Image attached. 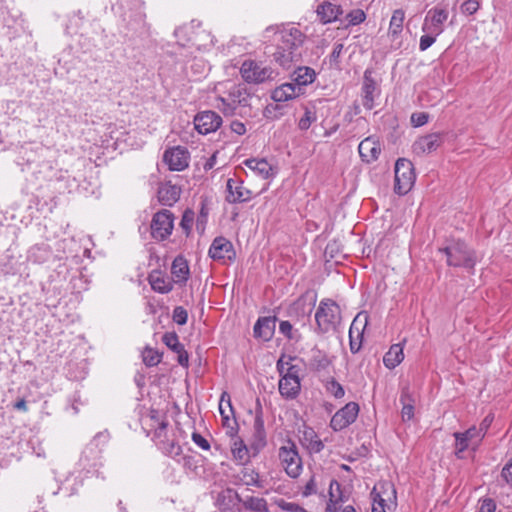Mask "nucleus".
<instances>
[{"instance_id":"obj_1","label":"nucleus","mask_w":512,"mask_h":512,"mask_svg":"<svg viewBox=\"0 0 512 512\" xmlns=\"http://www.w3.org/2000/svg\"><path fill=\"white\" fill-rule=\"evenodd\" d=\"M265 33H273L276 36V50L272 53V59L276 64L284 69H290L301 60L306 36L297 27L269 26Z\"/></svg>"},{"instance_id":"obj_2","label":"nucleus","mask_w":512,"mask_h":512,"mask_svg":"<svg viewBox=\"0 0 512 512\" xmlns=\"http://www.w3.org/2000/svg\"><path fill=\"white\" fill-rule=\"evenodd\" d=\"M316 328L319 335L336 332L342 323L340 306L330 298L320 301L315 312Z\"/></svg>"},{"instance_id":"obj_3","label":"nucleus","mask_w":512,"mask_h":512,"mask_svg":"<svg viewBox=\"0 0 512 512\" xmlns=\"http://www.w3.org/2000/svg\"><path fill=\"white\" fill-rule=\"evenodd\" d=\"M439 251L445 254L449 266L472 269L476 263L474 251L462 241L453 242Z\"/></svg>"},{"instance_id":"obj_4","label":"nucleus","mask_w":512,"mask_h":512,"mask_svg":"<svg viewBox=\"0 0 512 512\" xmlns=\"http://www.w3.org/2000/svg\"><path fill=\"white\" fill-rule=\"evenodd\" d=\"M278 458L289 477L297 478L300 476L303 465L295 442L287 439L278 450Z\"/></svg>"},{"instance_id":"obj_5","label":"nucleus","mask_w":512,"mask_h":512,"mask_svg":"<svg viewBox=\"0 0 512 512\" xmlns=\"http://www.w3.org/2000/svg\"><path fill=\"white\" fill-rule=\"evenodd\" d=\"M109 440L107 431L97 433L86 445L80 457V464L84 469L96 467L99 464L102 449Z\"/></svg>"},{"instance_id":"obj_6","label":"nucleus","mask_w":512,"mask_h":512,"mask_svg":"<svg viewBox=\"0 0 512 512\" xmlns=\"http://www.w3.org/2000/svg\"><path fill=\"white\" fill-rule=\"evenodd\" d=\"M416 175L411 161L400 158L395 163L394 191L399 195L407 194L415 183Z\"/></svg>"},{"instance_id":"obj_7","label":"nucleus","mask_w":512,"mask_h":512,"mask_svg":"<svg viewBox=\"0 0 512 512\" xmlns=\"http://www.w3.org/2000/svg\"><path fill=\"white\" fill-rule=\"evenodd\" d=\"M373 501L371 512H386V509L396 506V490L388 482L378 483L371 491Z\"/></svg>"},{"instance_id":"obj_8","label":"nucleus","mask_w":512,"mask_h":512,"mask_svg":"<svg viewBox=\"0 0 512 512\" xmlns=\"http://www.w3.org/2000/svg\"><path fill=\"white\" fill-rule=\"evenodd\" d=\"M240 74L247 83L260 84L274 79L276 73L270 66L255 60H245L240 67Z\"/></svg>"},{"instance_id":"obj_9","label":"nucleus","mask_w":512,"mask_h":512,"mask_svg":"<svg viewBox=\"0 0 512 512\" xmlns=\"http://www.w3.org/2000/svg\"><path fill=\"white\" fill-rule=\"evenodd\" d=\"M174 228V215L167 209L156 212L151 220V236L157 241L166 240Z\"/></svg>"},{"instance_id":"obj_10","label":"nucleus","mask_w":512,"mask_h":512,"mask_svg":"<svg viewBox=\"0 0 512 512\" xmlns=\"http://www.w3.org/2000/svg\"><path fill=\"white\" fill-rule=\"evenodd\" d=\"M251 95L242 85H233L226 97H219L225 115H233L237 107L249 106Z\"/></svg>"},{"instance_id":"obj_11","label":"nucleus","mask_w":512,"mask_h":512,"mask_svg":"<svg viewBox=\"0 0 512 512\" xmlns=\"http://www.w3.org/2000/svg\"><path fill=\"white\" fill-rule=\"evenodd\" d=\"M368 324V315L366 312H360L353 319L349 329V347L353 354L360 351L363 343L364 331Z\"/></svg>"},{"instance_id":"obj_12","label":"nucleus","mask_w":512,"mask_h":512,"mask_svg":"<svg viewBox=\"0 0 512 512\" xmlns=\"http://www.w3.org/2000/svg\"><path fill=\"white\" fill-rule=\"evenodd\" d=\"M448 16L449 12L446 8L438 6L431 8L424 19L422 31L436 36L440 35L444 31L443 24L447 21Z\"/></svg>"},{"instance_id":"obj_13","label":"nucleus","mask_w":512,"mask_h":512,"mask_svg":"<svg viewBox=\"0 0 512 512\" xmlns=\"http://www.w3.org/2000/svg\"><path fill=\"white\" fill-rule=\"evenodd\" d=\"M358 413L359 405L356 402H349L332 416L330 427L334 431H341L356 420Z\"/></svg>"},{"instance_id":"obj_14","label":"nucleus","mask_w":512,"mask_h":512,"mask_svg":"<svg viewBox=\"0 0 512 512\" xmlns=\"http://www.w3.org/2000/svg\"><path fill=\"white\" fill-rule=\"evenodd\" d=\"M253 193L237 178H229L226 182L225 200L230 204L244 203L252 199Z\"/></svg>"},{"instance_id":"obj_15","label":"nucleus","mask_w":512,"mask_h":512,"mask_svg":"<svg viewBox=\"0 0 512 512\" xmlns=\"http://www.w3.org/2000/svg\"><path fill=\"white\" fill-rule=\"evenodd\" d=\"M221 125V116L211 110L198 112L194 117V127L202 135L215 132Z\"/></svg>"},{"instance_id":"obj_16","label":"nucleus","mask_w":512,"mask_h":512,"mask_svg":"<svg viewBox=\"0 0 512 512\" xmlns=\"http://www.w3.org/2000/svg\"><path fill=\"white\" fill-rule=\"evenodd\" d=\"M208 254L213 260L223 262H232L236 258L232 242L223 236H218L213 240Z\"/></svg>"},{"instance_id":"obj_17","label":"nucleus","mask_w":512,"mask_h":512,"mask_svg":"<svg viewBox=\"0 0 512 512\" xmlns=\"http://www.w3.org/2000/svg\"><path fill=\"white\" fill-rule=\"evenodd\" d=\"M445 134L441 132L430 133L419 137L412 145V151L417 156L430 154L436 151L444 142Z\"/></svg>"},{"instance_id":"obj_18","label":"nucleus","mask_w":512,"mask_h":512,"mask_svg":"<svg viewBox=\"0 0 512 512\" xmlns=\"http://www.w3.org/2000/svg\"><path fill=\"white\" fill-rule=\"evenodd\" d=\"M190 154L182 146L172 147L164 152L163 161L171 171H183L189 165Z\"/></svg>"},{"instance_id":"obj_19","label":"nucleus","mask_w":512,"mask_h":512,"mask_svg":"<svg viewBox=\"0 0 512 512\" xmlns=\"http://www.w3.org/2000/svg\"><path fill=\"white\" fill-rule=\"evenodd\" d=\"M276 317H260L253 329L254 337L264 342L270 341L275 333Z\"/></svg>"},{"instance_id":"obj_20","label":"nucleus","mask_w":512,"mask_h":512,"mask_svg":"<svg viewBox=\"0 0 512 512\" xmlns=\"http://www.w3.org/2000/svg\"><path fill=\"white\" fill-rule=\"evenodd\" d=\"M244 165L252 170L257 176L263 179L273 178L277 170L265 158H250L244 161Z\"/></svg>"},{"instance_id":"obj_21","label":"nucleus","mask_w":512,"mask_h":512,"mask_svg":"<svg viewBox=\"0 0 512 512\" xmlns=\"http://www.w3.org/2000/svg\"><path fill=\"white\" fill-rule=\"evenodd\" d=\"M150 426L154 429L153 440L158 446H161L168 438V421L161 418L158 411L152 410L150 415Z\"/></svg>"},{"instance_id":"obj_22","label":"nucleus","mask_w":512,"mask_h":512,"mask_svg":"<svg viewBox=\"0 0 512 512\" xmlns=\"http://www.w3.org/2000/svg\"><path fill=\"white\" fill-rule=\"evenodd\" d=\"M358 151L364 162L371 163L378 159L381 153V147L375 138L367 137L360 142Z\"/></svg>"},{"instance_id":"obj_23","label":"nucleus","mask_w":512,"mask_h":512,"mask_svg":"<svg viewBox=\"0 0 512 512\" xmlns=\"http://www.w3.org/2000/svg\"><path fill=\"white\" fill-rule=\"evenodd\" d=\"M377 86L376 81L372 77V72L370 70H366L364 72V80H363V86H362V93H363V100L362 104L363 106L371 110L374 108V100L375 96L377 95Z\"/></svg>"},{"instance_id":"obj_24","label":"nucleus","mask_w":512,"mask_h":512,"mask_svg":"<svg viewBox=\"0 0 512 512\" xmlns=\"http://www.w3.org/2000/svg\"><path fill=\"white\" fill-rule=\"evenodd\" d=\"M278 389L280 395L287 399L293 400L297 398L301 390V380L300 378L293 377H281L278 383Z\"/></svg>"},{"instance_id":"obj_25","label":"nucleus","mask_w":512,"mask_h":512,"mask_svg":"<svg viewBox=\"0 0 512 512\" xmlns=\"http://www.w3.org/2000/svg\"><path fill=\"white\" fill-rule=\"evenodd\" d=\"M316 12L321 22L327 24L336 21L338 17L342 15L343 10L338 5L330 2H323L317 7Z\"/></svg>"},{"instance_id":"obj_26","label":"nucleus","mask_w":512,"mask_h":512,"mask_svg":"<svg viewBox=\"0 0 512 512\" xmlns=\"http://www.w3.org/2000/svg\"><path fill=\"white\" fill-rule=\"evenodd\" d=\"M406 340H403V343L393 344L389 350L385 353L383 357V363L386 368L394 369L398 366L404 359V344Z\"/></svg>"},{"instance_id":"obj_27","label":"nucleus","mask_w":512,"mask_h":512,"mask_svg":"<svg viewBox=\"0 0 512 512\" xmlns=\"http://www.w3.org/2000/svg\"><path fill=\"white\" fill-rule=\"evenodd\" d=\"M301 93V88L296 87L294 83H284L274 89L271 97L276 102H285L299 96Z\"/></svg>"},{"instance_id":"obj_28","label":"nucleus","mask_w":512,"mask_h":512,"mask_svg":"<svg viewBox=\"0 0 512 512\" xmlns=\"http://www.w3.org/2000/svg\"><path fill=\"white\" fill-rule=\"evenodd\" d=\"M315 78V70L308 66H300L292 74L293 83L301 89L303 86L313 83Z\"/></svg>"},{"instance_id":"obj_29","label":"nucleus","mask_w":512,"mask_h":512,"mask_svg":"<svg viewBox=\"0 0 512 512\" xmlns=\"http://www.w3.org/2000/svg\"><path fill=\"white\" fill-rule=\"evenodd\" d=\"M171 274L174 277L175 283L183 284L188 280L189 266L183 257L177 256L173 260L171 266Z\"/></svg>"},{"instance_id":"obj_30","label":"nucleus","mask_w":512,"mask_h":512,"mask_svg":"<svg viewBox=\"0 0 512 512\" xmlns=\"http://www.w3.org/2000/svg\"><path fill=\"white\" fill-rule=\"evenodd\" d=\"M231 453L236 464L245 466L250 461L249 449L244 441L240 438L233 440L231 445Z\"/></svg>"},{"instance_id":"obj_31","label":"nucleus","mask_w":512,"mask_h":512,"mask_svg":"<svg viewBox=\"0 0 512 512\" xmlns=\"http://www.w3.org/2000/svg\"><path fill=\"white\" fill-rule=\"evenodd\" d=\"M180 197V189L174 185L165 184L158 189V200L164 206H172Z\"/></svg>"},{"instance_id":"obj_32","label":"nucleus","mask_w":512,"mask_h":512,"mask_svg":"<svg viewBox=\"0 0 512 512\" xmlns=\"http://www.w3.org/2000/svg\"><path fill=\"white\" fill-rule=\"evenodd\" d=\"M151 288L158 293L167 294L173 289V282L169 277L161 275V273H153L149 276Z\"/></svg>"},{"instance_id":"obj_33","label":"nucleus","mask_w":512,"mask_h":512,"mask_svg":"<svg viewBox=\"0 0 512 512\" xmlns=\"http://www.w3.org/2000/svg\"><path fill=\"white\" fill-rule=\"evenodd\" d=\"M192 34L188 41L191 42L192 46L198 49L206 48L214 44V37L206 30L193 31Z\"/></svg>"},{"instance_id":"obj_34","label":"nucleus","mask_w":512,"mask_h":512,"mask_svg":"<svg viewBox=\"0 0 512 512\" xmlns=\"http://www.w3.org/2000/svg\"><path fill=\"white\" fill-rule=\"evenodd\" d=\"M400 402L403 405L401 410L403 421L411 420L414 416V399L409 393L408 389H405L401 392Z\"/></svg>"},{"instance_id":"obj_35","label":"nucleus","mask_w":512,"mask_h":512,"mask_svg":"<svg viewBox=\"0 0 512 512\" xmlns=\"http://www.w3.org/2000/svg\"><path fill=\"white\" fill-rule=\"evenodd\" d=\"M453 436L455 438L454 454L458 459H463L466 450L473 451V443L461 432H455Z\"/></svg>"},{"instance_id":"obj_36","label":"nucleus","mask_w":512,"mask_h":512,"mask_svg":"<svg viewBox=\"0 0 512 512\" xmlns=\"http://www.w3.org/2000/svg\"><path fill=\"white\" fill-rule=\"evenodd\" d=\"M238 477L243 484L247 486L262 487V483L259 479V473L254 468L243 467L240 470Z\"/></svg>"},{"instance_id":"obj_37","label":"nucleus","mask_w":512,"mask_h":512,"mask_svg":"<svg viewBox=\"0 0 512 512\" xmlns=\"http://www.w3.org/2000/svg\"><path fill=\"white\" fill-rule=\"evenodd\" d=\"M245 509L254 512H269L267 501L264 498L250 496L243 502Z\"/></svg>"},{"instance_id":"obj_38","label":"nucleus","mask_w":512,"mask_h":512,"mask_svg":"<svg viewBox=\"0 0 512 512\" xmlns=\"http://www.w3.org/2000/svg\"><path fill=\"white\" fill-rule=\"evenodd\" d=\"M404 12L400 9L395 10L390 20L389 33L393 36L398 35L403 28Z\"/></svg>"},{"instance_id":"obj_39","label":"nucleus","mask_w":512,"mask_h":512,"mask_svg":"<svg viewBox=\"0 0 512 512\" xmlns=\"http://www.w3.org/2000/svg\"><path fill=\"white\" fill-rule=\"evenodd\" d=\"M159 448L169 457L178 459L182 455L181 446L174 441V439H168Z\"/></svg>"},{"instance_id":"obj_40","label":"nucleus","mask_w":512,"mask_h":512,"mask_svg":"<svg viewBox=\"0 0 512 512\" xmlns=\"http://www.w3.org/2000/svg\"><path fill=\"white\" fill-rule=\"evenodd\" d=\"M305 440L308 441L307 447L310 452L319 453L324 449L323 442L313 430L305 432Z\"/></svg>"},{"instance_id":"obj_41","label":"nucleus","mask_w":512,"mask_h":512,"mask_svg":"<svg viewBox=\"0 0 512 512\" xmlns=\"http://www.w3.org/2000/svg\"><path fill=\"white\" fill-rule=\"evenodd\" d=\"M163 343L173 352H179L184 345L179 342L178 335L175 332H167L162 336Z\"/></svg>"},{"instance_id":"obj_42","label":"nucleus","mask_w":512,"mask_h":512,"mask_svg":"<svg viewBox=\"0 0 512 512\" xmlns=\"http://www.w3.org/2000/svg\"><path fill=\"white\" fill-rule=\"evenodd\" d=\"M325 388L326 391L336 399H341L345 395L343 386L334 378L327 380Z\"/></svg>"},{"instance_id":"obj_43","label":"nucleus","mask_w":512,"mask_h":512,"mask_svg":"<svg viewBox=\"0 0 512 512\" xmlns=\"http://www.w3.org/2000/svg\"><path fill=\"white\" fill-rule=\"evenodd\" d=\"M142 357L146 366L153 367L160 363L162 355L156 350L146 348L142 353Z\"/></svg>"},{"instance_id":"obj_44","label":"nucleus","mask_w":512,"mask_h":512,"mask_svg":"<svg viewBox=\"0 0 512 512\" xmlns=\"http://www.w3.org/2000/svg\"><path fill=\"white\" fill-rule=\"evenodd\" d=\"M462 433L473 443V452H475L482 442L484 435L480 433L478 427L476 426H472Z\"/></svg>"},{"instance_id":"obj_45","label":"nucleus","mask_w":512,"mask_h":512,"mask_svg":"<svg viewBox=\"0 0 512 512\" xmlns=\"http://www.w3.org/2000/svg\"><path fill=\"white\" fill-rule=\"evenodd\" d=\"M194 222V212L192 210H186L182 216L180 226L189 235L192 225Z\"/></svg>"},{"instance_id":"obj_46","label":"nucleus","mask_w":512,"mask_h":512,"mask_svg":"<svg viewBox=\"0 0 512 512\" xmlns=\"http://www.w3.org/2000/svg\"><path fill=\"white\" fill-rule=\"evenodd\" d=\"M346 18L348 20L349 25L354 26V25H358V24L362 23L365 20L366 15L363 10L355 9V10H352L351 12H349L347 14Z\"/></svg>"},{"instance_id":"obj_47","label":"nucleus","mask_w":512,"mask_h":512,"mask_svg":"<svg viewBox=\"0 0 512 512\" xmlns=\"http://www.w3.org/2000/svg\"><path fill=\"white\" fill-rule=\"evenodd\" d=\"M173 321L177 323L178 325H184L187 323L188 320V313L185 308L182 306H177L173 310L172 315Z\"/></svg>"},{"instance_id":"obj_48","label":"nucleus","mask_w":512,"mask_h":512,"mask_svg":"<svg viewBox=\"0 0 512 512\" xmlns=\"http://www.w3.org/2000/svg\"><path fill=\"white\" fill-rule=\"evenodd\" d=\"M411 124L414 127H421L425 125L429 120V114L426 112H415L411 115Z\"/></svg>"},{"instance_id":"obj_49","label":"nucleus","mask_w":512,"mask_h":512,"mask_svg":"<svg viewBox=\"0 0 512 512\" xmlns=\"http://www.w3.org/2000/svg\"><path fill=\"white\" fill-rule=\"evenodd\" d=\"M279 331L289 340H293L296 338L294 335L293 326L287 320H283L279 323Z\"/></svg>"},{"instance_id":"obj_50","label":"nucleus","mask_w":512,"mask_h":512,"mask_svg":"<svg viewBox=\"0 0 512 512\" xmlns=\"http://www.w3.org/2000/svg\"><path fill=\"white\" fill-rule=\"evenodd\" d=\"M293 360H294L293 357L289 356V357L286 358L285 355H282L279 358V360L276 363V368H277V371H278V373L280 375V378L285 375V370L287 369L288 366H290L292 364Z\"/></svg>"},{"instance_id":"obj_51","label":"nucleus","mask_w":512,"mask_h":512,"mask_svg":"<svg viewBox=\"0 0 512 512\" xmlns=\"http://www.w3.org/2000/svg\"><path fill=\"white\" fill-rule=\"evenodd\" d=\"M334 485H336L337 489H340L339 483L336 480H332L330 483V491H329L330 501L327 504L326 512H336L337 511L336 503L338 502V500L335 499V495L333 494V486Z\"/></svg>"},{"instance_id":"obj_52","label":"nucleus","mask_w":512,"mask_h":512,"mask_svg":"<svg viewBox=\"0 0 512 512\" xmlns=\"http://www.w3.org/2000/svg\"><path fill=\"white\" fill-rule=\"evenodd\" d=\"M479 2L478 0H466L462 5H461V11L467 15H473L474 13L477 12V10L479 9Z\"/></svg>"},{"instance_id":"obj_53","label":"nucleus","mask_w":512,"mask_h":512,"mask_svg":"<svg viewBox=\"0 0 512 512\" xmlns=\"http://www.w3.org/2000/svg\"><path fill=\"white\" fill-rule=\"evenodd\" d=\"M436 35L435 34H426V35H422L420 37V41H419V49L420 51H425L427 50L429 47H431L435 41H436Z\"/></svg>"},{"instance_id":"obj_54","label":"nucleus","mask_w":512,"mask_h":512,"mask_svg":"<svg viewBox=\"0 0 512 512\" xmlns=\"http://www.w3.org/2000/svg\"><path fill=\"white\" fill-rule=\"evenodd\" d=\"M315 120L313 113L310 110H306L303 117L299 120L298 127L301 130H307Z\"/></svg>"},{"instance_id":"obj_55","label":"nucleus","mask_w":512,"mask_h":512,"mask_svg":"<svg viewBox=\"0 0 512 512\" xmlns=\"http://www.w3.org/2000/svg\"><path fill=\"white\" fill-rule=\"evenodd\" d=\"M209 214V209L207 208L206 204L204 202L201 203V209L199 216L197 218V229L204 230V226L207 222V217Z\"/></svg>"},{"instance_id":"obj_56","label":"nucleus","mask_w":512,"mask_h":512,"mask_svg":"<svg viewBox=\"0 0 512 512\" xmlns=\"http://www.w3.org/2000/svg\"><path fill=\"white\" fill-rule=\"evenodd\" d=\"M177 461L189 470H195L197 467L194 457L190 455H181Z\"/></svg>"},{"instance_id":"obj_57","label":"nucleus","mask_w":512,"mask_h":512,"mask_svg":"<svg viewBox=\"0 0 512 512\" xmlns=\"http://www.w3.org/2000/svg\"><path fill=\"white\" fill-rule=\"evenodd\" d=\"M192 440L197 446H199L203 450L210 449V444H209L208 440L206 438H204L201 434L194 432L192 434Z\"/></svg>"},{"instance_id":"obj_58","label":"nucleus","mask_w":512,"mask_h":512,"mask_svg":"<svg viewBox=\"0 0 512 512\" xmlns=\"http://www.w3.org/2000/svg\"><path fill=\"white\" fill-rule=\"evenodd\" d=\"M278 507L283 511H289V512H299L302 510L298 504L292 503V502H286L284 500H280L278 502Z\"/></svg>"},{"instance_id":"obj_59","label":"nucleus","mask_w":512,"mask_h":512,"mask_svg":"<svg viewBox=\"0 0 512 512\" xmlns=\"http://www.w3.org/2000/svg\"><path fill=\"white\" fill-rule=\"evenodd\" d=\"M254 426L256 429V433L259 436L260 441L262 442L261 446H264L265 445V441H264L265 433H264V426H263V421H262L261 417H259V416L256 417Z\"/></svg>"},{"instance_id":"obj_60","label":"nucleus","mask_w":512,"mask_h":512,"mask_svg":"<svg viewBox=\"0 0 512 512\" xmlns=\"http://www.w3.org/2000/svg\"><path fill=\"white\" fill-rule=\"evenodd\" d=\"M316 482L315 478L311 477L310 480L306 483L304 490H303V496L308 497L310 495L316 494Z\"/></svg>"},{"instance_id":"obj_61","label":"nucleus","mask_w":512,"mask_h":512,"mask_svg":"<svg viewBox=\"0 0 512 512\" xmlns=\"http://www.w3.org/2000/svg\"><path fill=\"white\" fill-rule=\"evenodd\" d=\"M177 354V362L182 367H188L189 365V356L185 348H182V350H179V352H176Z\"/></svg>"},{"instance_id":"obj_62","label":"nucleus","mask_w":512,"mask_h":512,"mask_svg":"<svg viewBox=\"0 0 512 512\" xmlns=\"http://www.w3.org/2000/svg\"><path fill=\"white\" fill-rule=\"evenodd\" d=\"M492 422L493 416L490 414L487 415L478 426L480 433H482L485 436Z\"/></svg>"},{"instance_id":"obj_63","label":"nucleus","mask_w":512,"mask_h":512,"mask_svg":"<svg viewBox=\"0 0 512 512\" xmlns=\"http://www.w3.org/2000/svg\"><path fill=\"white\" fill-rule=\"evenodd\" d=\"M501 476L507 483H512V460L503 467Z\"/></svg>"},{"instance_id":"obj_64","label":"nucleus","mask_w":512,"mask_h":512,"mask_svg":"<svg viewBox=\"0 0 512 512\" xmlns=\"http://www.w3.org/2000/svg\"><path fill=\"white\" fill-rule=\"evenodd\" d=\"M495 510V504L491 499H485L481 507L479 509V512H494Z\"/></svg>"}]
</instances>
